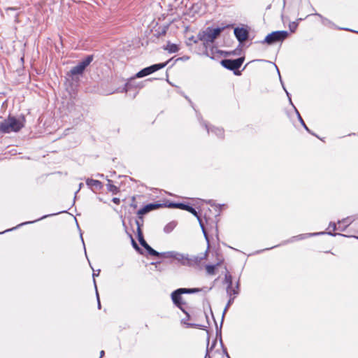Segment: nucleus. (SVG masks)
Wrapping results in <instances>:
<instances>
[{
	"instance_id": "1",
	"label": "nucleus",
	"mask_w": 358,
	"mask_h": 358,
	"mask_svg": "<svg viewBox=\"0 0 358 358\" xmlns=\"http://www.w3.org/2000/svg\"><path fill=\"white\" fill-rule=\"evenodd\" d=\"M24 127L23 120L9 116L0 122V131L4 134L17 132Z\"/></svg>"
},
{
	"instance_id": "2",
	"label": "nucleus",
	"mask_w": 358,
	"mask_h": 358,
	"mask_svg": "<svg viewBox=\"0 0 358 358\" xmlns=\"http://www.w3.org/2000/svg\"><path fill=\"white\" fill-rule=\"evenodd\" d=\"M201 259L202 257L199 256H191L188 254L178 252L175 261L182 266H194L199 265Z\"/></svg>"
},
{
	"instance_id": "3",
	"label": "nucleus",
	"mask_w": 358,
	"mask_h": 358,
	"mask_svg": "<svg viewBox=\"0 0 358 358\" xmlns=\"http://www.w3.org/2000/svg\"><path fill=\"white\" fill-rule=\"evenodd\" d=\"M167 206L169 208H176L182 209V210H185L191 213L192 215H194L199 222V224L201 226V228L202 229V231L203 233V235H204L206 241L208 242L209 241L206 231L203 224L200 218V216L199 215L198 213L193 207H192L187 204L182 203H172V202L169 203L167 205Z\"/></svg>"
},
{
	"instance_id": "4",
	"label": "nucleus",
	"mask_w": 358,
	"mask_h": 358,
	"mask_svg": "<svg viewBox=\"0 0 358 358\" xmlns=\"http://www.w3.org/2000/svg\"><path fill=\"white\" fill-rule=\"evenodd\" d=\"M221 28L212 29L208 27L206 31L199 34V38L204 43H213L214 40L220 34Z\"/></svg>"
},
{
	"instance_id": "5",
	"label": "nucleus",
	"mask_w": 358,
	"mask_h": 358,
	"mask_svg": "<svg viewBox=\"0 0 358 358\" xmlns=\"http://www.w3.org/2000/svg\"><path fill=\"white\" fill-rule=\"evenodd\" d=\"M288 36L287 31H276L268 34L264 40L262 41V43H267L268 45L273 44L277 42L284 41Z\"/></svg>"
},
{
	"instance_id": "6",
	"label": "nucleus",
	"mask_w": 358,
	"mask_h": 358,
	"mask_svg": "<svg viewBox=\"0 0 358 358\" xmlns=\"http://www.w3.org/2000/svg\"><path fill=\"white\" fill-rule=\"evenodd\" d=\"M136 225H137V234H138V239L140 243V244L148 251L149 255L152 256L157 257L159 255V252L154 250L152 247H150L147 242L145 241L143 233L141 229V224L138 220L136 221Z\"/></svg>"
},
{
	"instance_id": "7",
	"label": "nucleus",
	"mask_w": 358,
	"mask_h": 358,
	"mask_svg": "<svg viewBox=\"0 0 358 358\" xmlns=\"http://www.w3.org/2000/svg\"><path fill=\"white\" fill-rule=\"evenodd\" d=\"M243 62H244V58L239 57L236 59H223L221 61V64L224 68L229 69V70L234 71V70H237L238 69H239L241 66Z\"/></svg>"
},
{
	"instance_id": "8",
	"label": "nucleus",
	"mask_w": 358,
	"mask_h": 358,
	"mask_svg": "<svg viewBox=\"0 0 358 358\" xmlns=\"http://www.w3.org/2000/svg\"><path fill=\"white\" fill-rule=\"evenodd\" d=\"M182 292H180V289H178L172 292L171 294V299L173 302V303L178 307L183 313H185L187 317H189L188 313L185 310L182 306L184 305V303L182 301V296H181Z\"/></svg>"
},
{
	"instance_id": "9",
	"label": "nucleus",
	"mask_w": 358,
	"mask_h": 358,
	"mask_svg": "<svg viewBox=\"0 0 358 358\" xmlns=\"http://www.w3.org/2000/svg\"><path fill=\"white\" fill-rule=\"evenodd\" d=\"M234 32L236 38L240 43L244 42L248 37V31L244 28L236 27L234 29Z\"/></svg>"
},
{
	"instance_id": "10",
	"label": "nucleus",
	"mask_w": 358,
	"mask_h": 358,
	"mask_svg": "<svg viewBox=\"0 0 358 358\" xmlns=\"http://www.w3.org/2000/svg\"><path fill=\"white\" fill-rule=\"evenodd\" d=\"M161 206H162V204L149 203V204H147L146 206H145L144 207H143L142 208H141L140 210H138L137 214L139 215L140 218H142L141 216L143 215H145V214L150 212L151 210L157 209Z\"/></svg>"
},
{
	"instance_id": "11",
	"label": "nucleus",
	"mask_w": 358,
	"mask_h": 358,
	"mask_svg": "<svg viewBox=\"0 0 358 358\" xmlns=\"http://www.w3.org/2000/svg\"><path fill=\"white\" fill-rule=\"evenodd\" d=\"M355 220H356V217L355 216H350V217L344 218L341 221H338V229L341 231H344L346 229V228L350 224H352Z\"/></svg>"
},
{
	"instance_id": "12",
	"label": "nucleus",
	"mask_w": 358,
	"mask_h": 358,
	"mask_svg": "<svg viewBox=\"0 0 358 358\" xmlns=\"http://www.w3.org/2000/svg\"><path fill=\"white\" fill-rule=\"evenodd\" d=\"M86 184L91 188L94 187L96 189H101L103 188L102 182L97 180L88 178L86 180Z\"/></svg>"
},
{
	"instance_id": "13",
	"label": "nucleus",
	"mask_w": 358,
	"mask_h": 358,
	"mask_svg": "<svg viewBox=\"0 0 358 358\" xmlns=\"http://www.w3.org/2000/svg\"><path fill=\"white\" fill-rule=\"evenodd\" d=\"M204 127L206 129L208 134L210 132H212L220 138H222L224 136V130L222 129L215 127L209 128L206 123L204 124Z\"/></svg>"
},
{
	"instance_id": "14",
	"label": "nucleus",
	"mask_w": 358,
	"mask_h": 358,
	"mask_svg": "<svg viewBox=\"0 0 358 358\" xmlns=\"http://www.w3.org/2000/svg\"><path fill=\"white\" fill-rule=\"evenodd\" d=\"M93 60V55H88L84 59L80 61L78 65L79 67L85 71L87 66H88Z\"/></svg>"
},
{
	"instance_id": "15",
	"label": "nucleus",
	"mask_w": 358,
	"mask_h": 358,
	"mask_svg": "<svg viewBox=\"0 0 358 358\" xmlns=\"http://www.w3.org/2000/svg\"><path fill=\"white\" fill-rule=\"evenodd\" d=\"M93 60V55H88L84 59L80 61L78 65L79 67L85 71L87 66H88Z\"/></svg>"
},
{
	"instance_id": "16",
	"label": "nucleus",
	"mask_w": 358,
	"mask_h": 358,
	"mask_svg": "<svg viewBox=\"0 0 358 358\" xmlns=\"http://www.w3.org/2000/svg\"><path fill=\"white\" fill-rule=\"evenodd\" d=\"M168 63H169V61H167L164 63L153 64L152 66H148V69H149L150 71L151 72V73H152L159 69L164 68L168 64Z\"/></svg>"
},
{
	"instance_id": "17",
	"label": "nucleus",
	"mask_w": 358,
	"mask_h": 358,
	"mask_svg": "<svg viewBox=\"0 0 358 358\" xmlns=\"http://www.w3.org/2000/svg\"><path fill=\"white\" fill-rule=\"evenodd\" d=\"M108 184L106 185L107 190L112 192L113 194H116L119 192V188L112 183V180L107 179Z\"/></svg>"
},
{
	"instance_id": "18",
	"label": "nucleus",
	"mask_w": 358,
	"mask_h": 358,
	"mask_svg": "<svg viewBox=\"0 0 358 358\" xmlns=\"http://www.w3.org/2000/svg\"><path fill=\"white\" fill-rule=\"evenodd\" d=\"M178 254V252L176 251H169L160 253L157 257H162L164 258H170L176 260V255Z\"/></svg>"
},
{
	"instance_id": "19",
	"label": "nucleus",
	"mask_w": 358,
	"mask_h": 358,
	"mask_svg": "<svg viewBox=\"0 0 358 358\" xmlns=\"http://www.w3.org/2000/svg\"><path fill=\"white\" fill-rule=\"evenodd\" d=\"M206 289V287L199 289V288H180V292L182 294H194L197 293L199 292H201Z\"/></svg>"
},
{
	"instance_id": "20",
	"label": "nucleus",
	"mask_w": 358,
	"mask_h": 358,
	"mask_svg": "<svg viewBox=\"0 0 358 358\" xmlns=\"http://www.w3.org/2000/svg\"><path fill=\"white\" fill-rule=\"evenodd\" d=\"M164 50H167L170 53H175L179 50V48L176 44L168 43Z\"/></svg>"
},
{
	"instance_id": "21",
	"label": "nucleus",
	"mask_w": 358,
	"mask_h": 358,
	"mask_svg": "<svg viewBox=\"0 0 358 358\" xmlns=\"http://www.w3.org/2000/svg\"><path fill=\"white\" fill-rule=\"evenodd\" d=\"M177 226V222L176 221H171L168 223L164 228V231L166 234L171 233Z\"/></svg>"
},
{
	"instance_id": "22",
	"label": "nucleus",
	"mask_w": 358,
	"mask_h": 358,
	"mask_svg": "<svg viewBox=\"0 0 358 358\" xmlns=\"http://www.w3.org/2000/svg\"><path fill=\"white\" fill-rule=\"evenodd\" d=\"M84 71L81 69L79 66L77 64L76 66H73L69 71V76H76V75H81Z\"/></svg>"
},
{
	"instance_id": "23",
	"label": "nucleus",
	"mask_w": 358,
	"mask_h": 358,
	"mask_svg": "<svg viewBox=\"0 0 358 358\" xmlns=\"http://www.w3.org/2000/svg\"><path fill=\"white\" fill-rule=\"evenodd\" d=\"M326 234L325 232H320V233H313V234H300L299 236H294L292 238V239H295V240H301V239H303L306 237H309V236H317V235H320V234Z\"/></svg>"
},
{
	"instance_id": "24",
	"label": "nucleus",
	"mask_w": 358,
	"mask_h": 358,
	"mask_svg": "<svg viewBox=\"0 0 358 358\" xmlns=\"http://www.w3.org/2000/svg\"><path fill=\"white\" fill-rule=\"evenodd\" d=\"M151 74V72L150 71L148 67L144 68L143 69L141 70L139 72H138L135 78H143L144 76H148Z\"/></svg>"
},
{
	"instance_id": "25",
	"label": "nucleus",
	"mask_w": 358,
	"mask_h": 358,
	"mask_svg": "<svg viewBox=\"0 0 358 358\" xmlns=\"http://www.w3.org/2000/svg\"><path fill=\"white\" fill-rule=\"evenodd\" d=\"M219 264H217L216 265H206V270L208 274L209 275H215V268Z\"/></svg>"
},
{
	"instance_id": "26",
	"label": "nucleus",
	"mask_w": 358,
	"mask_h": 358,
	"mask_svg": "<svg viewBox=\"0 0 358 358\" xmlns=\"http://www.w3.org/2000/svg\"><path fill=\"white\" fill-rule=\"evenodd\" d=\"M46 217H48V215H44V216H43L42 217H41V218H38V219L36 220H35V222H36V221H38V220H42V219H43V218H45ZM33 222H34V221L25 222L21 223V224H18L16 227H14V228L10 229H7V230L4 231V232L9 231H12V230H13V229H16V228H17V227H20V226H22V225H24V224H31V223H33Z\"/></svg>"
},
{
	"instance_id": "27",
	"label": "nucleus",
	"mask_w": 358,
	"mask_h": 358,
	"mask_svg": "<svg viewBox=\"0 0 358 358\" xmlns=\"http://www.w3.org/2000/svg\"><path fill=\"white\" fill-rule=\"evenodd\" d=\"M224 280L226 283H227L228 286L231 289V287L232 286V277L229 273H227L225 275Z\"/></svg>"
},
{
	"instance_id": "28",
	"label": "nucleus",
	"mask_w": 358,
	"mask_h": 358,
	"mask_svg": "<svg viewBox=\"0 0 358 358\" xmlns=\"http://www.w3.org/2000/svg\"><path fill=\"white\" fill-rule=\"evenodd\" d=\"M296 112L297 113V116H298V118L301 122V124L303 125V127L305 128V129L306 131H308V132H310V130L308 128V127L306 126V124H305L304 121L303 120L302 117H301L299 113L298 112V110L296 109Z\"/></svg>"
},
{
	"instance_id": "29",
	"label": "nucleus",
	"mask_w": 358,
	"mask_h": 358,
	"mask_svg": "<svg viewBox=\"0 0 358 358\" xmlns=\"http://www.w3.org/2000/svg\"><path fill=\"white\" fill-rule=\"evenodd\" d=\"M134 78H131L129 81H128L126 84H125V86L124 87V90L127 92H128L130 88L132 86V81Z\"/></svg>"
},
{
	"instance_id": "30",
	"label": "nucleus",
	"mask_w": 358,
	"mask_h": 358,
	"mask_svg": "<svg viewBox=\"0 0 358 358\" xmlns=\"http://www.w3.org/2000/svg\"><path fill=\"white\" fill-rule=\"evenodd\" d=\"M227 292L230 296H231L232 294L236 295L238 294V292L234 288H233L232 286L231 287V289L229 287H227Z\"/></svg>"
},
{
	"instance_id": "31",
	"label": "nucleus",
	"mask_w": 358,
	"mask_h": 358,
	"mask_svg": "<svg viewBox=\"0 0 358 358\" xmlns=\"http://www.w3.org/2000/svg\"><path fill=\"white\" fill-rule=\"evenodd\" d=\"M297 26H298V24L296 23L295 22H292L289 23V30L291 31V32H294L297 28Z\"/></svg>"
},
{
	"instance_id": "32",
	"label": "nucleus",
	"mask_w": 358,
	"mask_h": 358,
	"mask_svg": "<svg viewBox=\"0 0 358 358\" xmlns=\"http://www.w3.org/2000/svg\"><path fill=\"white\" fill-rule=\"evenodd\" d=\"M234 297H231L230 296V299L228 301V303L224 308V313H223V315H224L225 312L227 311V310L229 308V307L232 304V303L234 302Z\"/></svg>"
},
{
	"instance_id": "33",
	"label": "nucleus",
	"mask_w": 358,
	"mask_h": 358,
	"mask_svg": "<svg viewBox=\"0 0 358 358\" xmlns=\"http://www.w3.org/2000/svg\"><path fill=\"white\" fill-rule=\"evenodd\" d=\"M329 228H332V230L333 231H335L336 229H338V228L336 227V224L335 222H330L329 223Z\"/></svg>"
},
{
	"instance_id": "34",
	"label": "nucleus",
	"mask_w": 358,
	"mask_h": 358,
	"mask_svg": "<svg viewBox=\"0 0 358 358\" xmlns=\"http://www.w3.org/2000/svg\"><path fill=\"white\" fill-rule=\"evenodd\" d=\"M99 273H100V270L99 269L97 270V273L94 272L93 275H92L93 278H94L96 276H98ZM94 283L95 288L96 289V285L95 279H94Z\"/></svg>"
},
{
	"instance_id": "35",
	"label": "nucleus",
	"mask_w": 358,
	"mask_h": 358,
	"mask_svg": "<svg viewBox=\"0 0 358 358\" xmlns=\"http://www.w3.org/2000/svg\"><path fill=\"white\" fill-rule=\"evenodd\" d=\"M315 15L319 16L322 20L323 24H326V22H328V20L326 18H324L320 14L315 13Z\"/></svg>"
},
{
	"instance_id": "36",
	"label": "nucleus",
	"mask_w": 358,
	"mask_h": 358,
	"mask_svg": "<svg viewBox=\"0 0 358 358\" xmlns=\"http://www.w3.org/2000/svg\"><path fill=\"white\" fill-rule=\"evenodd\" d=\"M327 234H329V235L333 236H337V235L342 236H345V235H344V234H338V233H332L331 231L327 232Z\"/></svg>"
},
{
	"instance_id": "37",
	"label": "nucleus",
	"mask_w": 358,
	"mask_h": 358,
	"mask_svg": "<svg viewBox=\"0 0 358 358\" xmlns=\"http://www.w3.org/2000/svg\"><path fill=\"white\" fill-rule=\"evenodd\" d=\"M113 202L115 203V204H120V199L119 198H117V197H114L113 199H112Z\"/></svg>"
},
{
	"instance_id": "38",
	"label": "nucleus",
	"mask_w": 358,
	"mask_h": 358,
	"mask_svg": "<svg viewBox=\"0 0 358 358\" xmlns=\"http://www.w3.org/2000/svg\"><path fill=\"white\" fill-rule=\"evenodd\" d=\"M96 298H97V301H98V308H101V303H100V301H99V294H98L97 289H96Z\"/></svg>"
},
{
	"instance_id": "39",
	"label": "nucleus",
	"mask_w": 358,
	"mask_h": 358,
	"mask_svg": "<svg viewBox=\"0 0 358 358\" xmlns=\"http://www.w3.org/2000/svg\"><path fill=\"white\" fill-rule=\"evenodd\" d=\"M131 241H132L133 246L135 248L139 250V248H138V245L136 244V243L135 242V241L133 238H131Z\"/></svg>"
},
{
	"instance_id": "40",
	"label": "nucleus",
	"mask_w": 358,
	"mask_h": 358,
	"mask_svg": "<svg viewBox=\"0 0 358 358\" xmlns=\"http://www.w3.org/2000/svg\"><path fill=\"white\" fill-rule=\"evenodd\" d=\"M104 354H105L104 351H103V350H101V351L100 352V358H101V357L104 355Z\"/></svg>"
},
{
	"instance_id": "41",
	"label": "nucleus",
	"mask_w": 358,
	"mask_h": 358,
	"mask_svg": "<svg viewBox=\"0 0 358 358\" xmlns=\"http://www.w3.org/2000/svg\"><path fill=\"white\" fill-rule=\"evenodd\" d=\"M285 90H286L285 89ZM285 92H286V93H287V96L289 97V101L292 103L291 99H290V97H289V92H288L287 91H285Z\"/></svg>"
},
{
	"instance_id": "42",
	"label": "nucleus",
	"mask_w": 358,
	"mask_h": 358,
	"mask_svg": "<svg viewBox=\"0 0 358 358\" xmlns=\"http://www.w3.org/2000/svg\"><path fill=\"white\" fill-rule=\"evenodd\" d=\"M209 351H210V350L208 349V348H207V352H206V357H205V358H207V356H208V354H209ZM209 358H210V357H209Z\"/></svg>"
},
{
	"instance_id": "43",
	"label": "nucleus",
	"mask_w": 358,
	"mask_h": 358,
	"mask_svg": "<svg viewBox=\"0 0 358 358\" xmlns=\"http://www.w3.org/2000/svg\"><path fill=\"white\" fill-rule=\"evenodd\" d=\"M83 186V183L81 182L79 184V189H78V192L82 188Z\"/></svg>"
},
{
	"instance_id": "44",
	"label": "nucleus",
	"mask_w": 358,
	"mask_h": 358,
	"mask_svg": "<svg viewBox=\"0 0 358 358\" xmlns=\"http://www.w3.org/2000/svg\"><path fill=\"white\" fill-rule=\"evenodd\" d=\"M15 10V8H7V10Z\"/></svg>"
},
{
	"instance_id": "45",
	"label": "nucleus",
	"mask_w": 358,
	"mask_h": 358,
	"mask_svg": "<svg viewBox=\"0 0 358 358\" xmlns=\"http://www.w3.org/2000/svg\"><path fill=\"white\" fill-rule=\"evenodd\" d=\"M215 343H216V342H215V341H214V343H213V345H212V346H211V348H210V350H211L213 349V348L215 346Z\"/></svg>"
},
{
	"instance_id": "46",
	"label": "nucleus",
	"mask_w": 358,
	"mask_h": 358,
	"mask_svg": "<svg viewBox=\"0 0 358 358\" xmlns=\"http://www.w3.org/2000/svg\"><path fill=\"white\" fill-rule=\"evenodd\" d=\"M226 353V355L228 358H230V357L229 356V355L227 354V352H225Z\"/></svg>"
},
{
	"instance_id": "47",
	"label": "nucleus",
	"mask_w": 358,
	"mask_h": 358,
	"mask_svg": "<svg viewBox=\"0 0 358 358\" xmlns=\"http://www.w3.org/2000/svg\"><path fill=\"white\" fill-rule=\"evenodd\" d=\"M99 177H103V174H99Z\"/></svg>"
}]
</instances>
